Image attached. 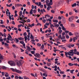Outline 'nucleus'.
Wrapping results in <instances>:
<instances>
[{
  "label": "nucleus",
  "mask_w": 79,
  "mask_h": 79,
  "mask_svg": "<svg viewBox=\"0 0 79 79\" xmlns=\"http://www.w3.org/2000/svg\"><path fill=\"white\" fill-rule=\"evenodd\" d=\"M66 40H62V42H66Z\"/></svg>",
  "instance_id": "0e129e2a"
},
{
  "label": "nucleus",
  "mask_w": 79,
  "mask_h": 79,
  "mask_svg": "<svg viewBox=\"0 0 79 79\" xmlns=\"http://www.w3.org/2000/svg\"><path fill=\"white\" fill-rule=\"evenodd\" d=\"M30 38L31 39H34V37H33V35H31Z\"/></svg>",
  "instance_id": "bb28decb"
},
{
  "label": "nucleus",
  "mask_w": 79,
  "mask_h": 79,
  "mask_svg": "<svg viewBox=\"0 0 79 79\" xmlns=\"http://www.w3.org/2000/svg\"><path fill=\"white\" fill-rule=\"evenodd\" d=\"M19 43L21 44H24V42L23 41H20L19 42Z\"/></svg>",
  "instance_id": "473e14b6"
},
{
  "label": "nucleus",
  "mask_w": 79,
  "mask_h": 79,
  "mask_svg": "<svg viewBox=\"0 0 79 79\" xmlns=\"http://www.w3.org/2000/svg\"><path fill=\"white\" fill-rule=\"evenodd\" d=\"M33 11V10L31 9V10L30 11L29 14L30 15H32L33 14V12H32V11Z\"/></svg>",
  "instance_id": "9b49d317"
},
{
  "label": "nucleus",
  "mask_w": 79,
  "mask_h": 79,
  "mask_svg": "<svg viewBox=\"0 0 79 79\" xmlns=\"http://www.w3.org/2000/svg\"><path fill=\"white\" fill-rule=\"evenodd\" d=\"M23 15V12H22V11H20V14H19V15H19V17H20H20H21V15Z\"/></svg>",
  "instance_id": "f8f14e48"
},
{
  "label": "nucleus",
  "mask_w": 79,
  "mask_h": 79,
  "mask_svg": "<svg viewBox=\"0 0 79 79\" xmlns=\"http://www.w3.org/2000/svg\"><path fill=\"white\" fill-rule=\"evenodd\" d=\"M6 10H7V11H6V15H8V11H9V9H7Z\"/></svg>",
  "instance_id": "a19ab883"
},
{
  "label": "nucleus",
  "mask_w": 79,
  "mask_h": 79,
  "mask_svg": "<svg viewBox=\"0 0 79 79\" xmlns=\"http://www.w3.org/2000/svg\"><path fill=\"white\" fill-rule=\"evenodd\" d=\"M71 27H75V25L74 24H72L71 25Z\"/></svg>",
  "instance_id": "a18cd8bd"
},
{
  "label": "nucleus",
  "mask_w": 79,
  "mask_h": 79,
  "mask_svg": "<svg viewBox=\"0 0 79 79\" xmlns=\"http://www.w3.org/2000/svg\"><path fill=\"white\" fill-rule=\"evenodd\" d=\"M36 58H40V55L39 53H36Z\"/></svg>",
  "instance_id": "0eeeda50"
},
{
  "label": "nucleus",
  "mask_w": 79,
  "mask_h": 79,
  "mask_svg": "<svg viewBox=\"0 0 79 79\" xmlns=\"http://www.w3.org/2000/svg\"><path fill=\"white\" fill-rule=\"evenodd\" d=\"M16 62L17 63V65L18 66H20V65H21V61H19L18 60H16Z\"/></svg>",
  "instance_id": "f03ea898"
},
{
  "label": "nucleus",
  "mask_w": 79,
  "mask_h": 79,
  "mask_svg": "<svg viewBox=\"0 0 79 79\" xmlns=\"http://www.w3.org/2000/svg\"><path fill=\"white\" fill-rule=\"evenodd\" d=\"M47 65H48V66H50L51 65V63H50L49 62H47Z\"/></svg>",
  "instance_id": "393cba45"
},
{
  "label": "nucleus",
  "mask_w": 79,
  "mask_h": 79,
  "mask_svg": "<svg viewBox=\"0 0 79 79\" xmlns=\"http://www.w3.org/2000/svg\"><path fill=\"white\" fill-rule=\"evenodd\" d=\"M76 5H77V4H76V3H74L72 5V7H74L75 6H76Z\"/></svg>",
  "instance_id": "dca6fc26"
},
{
  "label": "nucleus",
  "mask_w": 79,
  "mask_h": 79,
  "mask_svg": "<svg viewBox=\"0 0 79 79\" xmlns=\"http://www.w3.org/2000/svg\"><path fill=\"white\" fill-rule=\"evenodd\" d=\"M8 16L9 17L10 20H11V15H8Z\"/></svg>",
  "instance_id": "3c124183"
},
{
  "label": "nucleus",
  "mask_w": 79,
  "mask_h": 79,
  "mask_svg": "<svg viewBox=\"0 0 79 79\" xmlns=\"http://www.w3.org/2000/svg\"><path fill=\"white\" fill-rule=\"evenodd\" d=\"M48 6L49 7V8H52V6H50V5H49V4H48Z\"/></svg>",
  "instance_id": "58836bf2"
},
{
  "label": "nucleus",
  "mask_w": 79,
  "mask_h": 79,
  "mask_svg": "<svg viewBox=\"0 0 79 79\" xmlns=\"http://www.w3.org/2000/svg\"><path fill=\"white\" fill-rule=\"evenodd\" d=\"M15 40H16V43H18V42H19V40H18V39L17 38H15Z\"/></svg>",
  "instance_id": "c85d7f7f"
},
{
  "label": "nucleus",
  "mask_w": 79,
  "mask_h": 79,
  "mask_svg": "<svg viewBox=\"0 0 79 79\" xmlns=\"http://www.w3.org/2000/svg\"><path fill=\"white\" fill-rule=\"evenodd\" d=\"M12 24H13L14 25H15V22L14 21H12Z\"/></svg>",
  "instance_id": "bf43d9fd"
},
{
  "label": "nucleus",
  "mask_w": 79,
  "mask_h": 79,
  "mask_svg": "<svg viewBox=\"0 0 79 79\" xmlns=\"http://www.w3.org/2000/svg\"><path fill=\"white\" fill-rule=\"evenodd\" d=\"M26 11V9H24L23 12V15H25V11Z\"/></svg>",
  "instance_id": "b1692460"
},
{
  "label": "nucleus",
  "mask_w": 79,
  "mask_h": 79,
  "mask_svg": "<svg viewBox=\"0 0 79 79\" xmlns=\"http://www.w3.org/2000/svg\"><path fill=\"white\" fill-rule=\"evenodd\" d=\"M51 13H55V11H54L53 10H51Z\"/></svg>",
  "instance_id": "864d4df0"
},
{
  "label": "nucleus",
  "mask_w": 79,
  "mask_h": 79,
  "mask_svg": "<svg viewBox=\"0 0 79 79\" xmlns=\"http://www.w3.org/2000/svg\"><path fill=\"white\" fill-rule=\"evenodd\" d=\"M50 27H55V26H54L53 24H51L50 25Z\"/></svg>",
  "instance_id": "774afa93"
},
{
  "label": "nucleus",
  "mask_w": 79,
  "mask_h": 79,
  "mask_svg": "<svg viewBox=\"0 0 79 79\" xmlns=\"http://www.w3.org/2000/svg\"><path fill=\"white\" fill-rule=\"evenodd\" d=\"M20 20L22 21H23V22H25V21H26V20L25 19H23V18H22L21 17V16H20Z\"/></svg>",
  "instance_id": "1a4fd4ad"
},
{
  "label": "nucleus",
  "mask_w": 79,
  "mask_h": 79,
  "mask_svg": "<svg viewBox=\"0 0 79 79\" xmlns=\"http://www.w3.org/2000/svg\"><path fill=\"white\" fill-rule=\"evenodd\" d=\"M27 36L28 38L30 37V32H28V35H27Z\"/></svg>",
  "instance_id": "f704fd0d"
},
{
  "label": "nucleus",
  "mask_w": 79,
  "mask_h": 79,
  "mask_svg": "<svg viewBox=\"0 0 79 79\" xmlns=\"http://www.w3.org/2000/svg\"><path fill=\"white\" fill-rule=\"evenodd\" d=\"M10 69L11 70H12V71H15V69H13V68H10Z\"/></svg>",
  "instance_id": "4c0bfd02"
},
{
  "label": "nucleus",
  "mask_w": 79,
  "mask_h": 79,
  "mask_svg": "<svg viewBox=\"0 0 79 79\" xmlns=\"http://www.w3.org/2000/svg\"><path fill=\"white\" fill-rule=\"evenodd\" d=\"M0 21H1L0 22V24H3V20H1Z\"/></svg>",
  "instance_id": "49530a36"
},
{
  "label": "nucleus",
  "mask_w": 79,
  "mask_h": 79,
  "mask_svg": "<svg viewBox=\"0 0 79 79\" xmlns=\"http://www.w3.org/2000/svg\"><path fill=\"white\" fill-rule=\"evenodd\" d=\"M74 54H75V55H79V52H74Z\"/></svg>",
  "instance_id": "4468645a"
},
{
  "label": "nucleus",
  "mask_w": 79,
  "mask_h": 79,
  "mask_svg": "<svg viewBox=\"0 0 79 79\" xmlns=\"http://www.w3.org/2000/svg\"><path fill=\"white\" fill-rule=\"evenodd\" d=\"M58 38H59L60 39H61V35H60L59 36H58Z\"/></svg>",
  "instance_id": "09e8293b"
},
{
  "label": "nucleus",
  "mask_w": 79,
  "mask_h": 79,
  "mask_svg": "<svg viewBox=\"0 0 79 79\" xmlns=\"http://www.w3.org/2000/svg\"><path fill=\"white\" fill-rule=\"evenodd\" d=\"M15 71L16 72V73H19V74H21L22 73V72L16 69H15Z\"/></svg>",
  "instance_id": "20e7f679"
},
{
  "label": "nucleus",
  "mask_w": 79,
  "mask_h": 79,
  "mask_svg": "<svg viewBox=\"0 0 79 79\" xmlns=\"http://www.w3.org/2000/svg\"><path fill=\"white\" fill-rule=\"evenodd\" d=\"M31 52L32 53V54H35V51H31Z\"/></svg>",
  "instance_id": "cd10ccee"
},
{
  "label": "nucleus",
  "mask_w": 79,
  "mask_h": 79,
  "mask_svg": "<svg viewBox=\"0 0 79 79\" xmlns=\"http://www.w3.org/2000/svg\"><path fill=\"white\" fill-rule=\"evenodd\" d=\"M64 72L60 71V74H64Z\"/></svg>",
  "instance_id": "e433bc0d"
},
{
  "label": "nucleus",
  "mask_w": 79,
  "mask_h": 79,
  "mask_svg": "<svg viewBox=\"0 0 79 79\" xmlns=\"http://www.w3.org/2000/svg\"><path fill=\"white\" fill-rule=\"evenodd\" d=\"M76 40H77V38L76 37H73V42H76Z\"/></svg>",
  "instance_id": "9d476101"
},
{
  "label": "nucleus",
  "mask_w": 79,
  "mask_h": 79,
  "mask_svg": "<svg viewBox=\"0 0 79 79\" xmlns=\"http://www.w3.org/2000/svg\"><path fill=\"white\" fill-rule=\"evenodd\" d=\"M47 16L48 18H49V17H50V16H49L48 15H46L45 16V17H44L45 18H47Z\"/></svg>",
  "instance_id": "5701e85b"
},
{
  "label": "nucleus",
  "mask_w": 79,
  "mask_h": 79,
  "mask_svg": "<svg viewBox=\"0 0 79 79\" xmlns=\"http://www.w3.org/2000/svg\"><path fill=\"white\" fill-rule=\"evenodd\" d=\"M27 23H30V22H31V20H30V19H27Z\"/></svg>",
  "instance_id": "13d9d810"
},
{
  "label": "nucleus",
  "mask_w": 79,
  "mask_h": 79,
  "mask_svg": "<svg viewBox=\"0 0 79 79\" xmlns=\"http://www.w3.org/2000/svg\"><path fill=\"white\" fill-rule=\"evenodd\" d=\"M73 71H74V70L73 69V70H70V73H73Z\"/></svg>",
  "instance_id": "a878e982"
},
{
  "label": "nucleus",
  "mask_w": 79,
  "mask_h": 79,
  "mask_svg": "<svg viewBox=\"0 0 79 79\" xmlns=\"http://www.w3.org/2000/svg\"><path fill=\"white\" fill-rule=\"evenodd\" d=\"M48 32L49 33H50L51 32V31H52V30H48Z\"/></svg>",
  "instance_id": "5fc2aeb1"
},
{
  "label": "nucleus",
  "mask_w": 79,
  "mask_h": 79,
  "mask_svg": "<svg viewBox=\"0 0 79 79\" xmlns=\"http://www.w3.org/2000/svg\"><path fill=\"white\" fill-rule=\"evenodd\" d=\"M12 47H13L14 48H16V45H15V44H13L12 45Z\"/></svg>",
  "instance_id": "680f3d73"
},
{
  "label": "nucleus",
  "mask_w": 79,
  "mask_h": 79,
  "mask_svg": "<svg viewBox=\"0 0 79 79\" xmlns=\"http://www.w3.org/2000/svg\"><path fill=\"white\" fill-rule=\"evenodd\" d=\"M18 39L19 40H22V41H24V38H23L21 37H20L18 38Z\"/></svg>",
  "instance_id": "39448f33"
},
{
  "label": "nucleus",
  "mask_w": 79,
  "mask_h": 79,
  "mask_svg": "<svg viewBox=\"0 0 79 79\" xmlns=\"http://www.w3.org/2000/svg\"><path fill=\"white\" fill-rule=\"evenodd\" d=\"M69 35L70 36L71 35H73V34H72V33L71 32H69Z\"/></svg>",
  "instance_id": "72a5a7b5"
},
{
  "label": "nucleus",
  "mask_w": 79,
  "mask_h": 79,
  "mask_svg": "<svg viewBox=\"0 0 79 79\" xmlns=\"http://www.w3.org/2000/svg\"><path fill=\"white\" fill-rule=\"evenodd\" d=\"M71 44H67L66 45L67 47H68L69 48H71Z\"/></svg>",
  "instance_id": "6e6552de"
},
{
  "label": "nucleus",
  "mask_w": 79,
  "mask_h": 79,
  "mask_svg": "<svg viewBox=\"0 0 79 79\" xmlns=\"http://www.w3.org/2000/svg\"><path fill=\"white\" fill-rule=\"evenodd\" d=\"M60 12L61 14H63V13H64V12L63 11H60Z\"/></svg>",
  "instance_id": "69168bd1"
},
{
  "label": "nucleus",
  "mask_w": 79,
  "mask_h": 79,
  "mask_svg": "<svg viewBox=\"0 0 79 79\" xmlns=\"http://www.w3.org/2000/svg\"><path fill=\"white\" fill-rule=\"evenodd\" d=\"M62 22V23H63V24H64V23H66V20L65 19V18H64V17L63 18Z\"/></svg>",
  "instance_id": "423d86ee"
},
{
  "label": "nucleus",
  "mask_w": 79,
  "mask_h": 79,
  "mask_svg": "<svg viewBox=\"0 0 79 79\" xmlns=\"http://www.w3.org/2000/svg\"><path fill=\"white\" fill-rule=\"evenodd\" d=\"M8 63L11 66H16L15 63L13 61H10L8 62Z\"/></svg>",
  "instance_id": "f257e3e1"
},
{
  "label": "nucleus",
  "mask_w": 79,
  "mask_h": 79,
  "mask_svg": "<svg viewBox=\"0 0 79 79\" xmlns=\"http://www.w3.org/2000/svg\"><path fill=\"white\" fill-rule=\"evenodd\" d=\"M62 38H61V40H63V39H65V36L64 35L62 36Z\"/></svg>",
  "instance_id": "4be33fe9"
},
{
  "label": "nucleus",
  "mask_w": 79,
  "mask_h": 79,
  "mask_svg": "<svg viewBox=\"0 0 79 79\" xmlns=\"http://www.w3.org/2000/svg\"><path fill=\"white\" fill-rule=\"evenodd\" d=\"M6 79H11V77H8L6 78Z\"/></svg>",
  "instance_id": "338daca9"
},
{
  "label": "nucleus",
  "mask_w": 79,
  "mask_h": 79,
  "mask_svg": "<svg viewBox=\"0 0 79 79\" xmlns=\"http://www.w3.org/2000/svg\"><path fill=\"white\" fill-rule=\"evenodd\" d=\"M42 49H43L44 48V45H42L41 47Z\"/></svg>",
  "instance_id": "052dcab7"
},
{
  "label": "nucleus",
  "mask_w": 79,
  "mask_h": 79,
  "mask_svg": "<svg viewBox=\"0 0 79 79\" xmlns=\"http://www.w3.org/2000/svg\"><path fill=\"white\" fill-rule=\"evenodd\" d=\"M0 60H3V59H4L3 58V56H2L1 55V54H0Z\"/></svg>",
  "instance_id": "ddd939ff"
},
{
  "label": "nucleus",
  "mask_w": 79,
  "mask_h": 79,
  "mask_svg": "<svg viewBox=\"0 0 79 79\" xmlns=\"http://www.w3.org/2000/svg\"><path fill=\"white\" fill-rule=\"evenodd\" d=\"M68 52L67 53L66 52H65V55L66 56V58L68 57Z\"/></svg>",
  "instance_id": "412c9836"
},
{
  "label": "nucleus",
  "mask_w": 79,
  "mask_h": 79,
  "mask_svg": "<svg viewBox=\"0 0 79 79\" xmlns=\"http://www.w3.org/2000/svg\"><path fill=\"white\" fill-rule=\"evenodd\" d=\"M16 5L17 6H22L21 4H16Z\"/></svg>",
  "instance_id": "c9c22d12"
},
{
  "label": "nucleus",
  "mask_w": 79,
  "mask_h": 79,
  "mask_svg": "<svg viewBox=\"0 0 79 79\" xmlns=\"http://www.w3.org/2000/svg\"><path fill=\"white\" fill-rule=\"evenodd\" d=\"M37 26H42V24L40 23H38L37 24Z\"/></svg>",
  "instance_id": "c756f323"
},
{
  "label": "nucleus",
  "mask_w": 79,
  "mask_h": 79,
  "mask_svg": "<svg viewBox=\"0 0 79 79\" xmlns=\"http://www.w3.org/2000/svg\"><path fill=\"white\" fill-rule=\"evenodd\" d=\"M27 35V33H26V32H25L23 33L24 36H25V35Z\"/></svg>",
  "instance_id": "603ef678"
},
{
  "label": "nucleus",
  "mask_w": 79,
  "mask_h": 79,
  "mask_svg": "<svg viewBox=\"0 0 79 79\" xmlns=\"http://www.w3.org/2000/svg\"><path fill=\"white\" fill-rule=\"evenodd\" d=\"M23 77L24 79H29L28 77L26 76H24Z\"/></svg>",
  "instance_id": "7c9ffc66"
},
{
  "label": "nucleus",
  "mask_w": 79,
  "mask_h": 79,
  "mask_svg": "<svg viewBox=\"0 0 79 79\" xmlns=\"http://www.w3.org/2000/svg\"><path fill=\"white\" fill-rule=\"evenodd\" d=\"M8 38H9L10 39H12V37H11V35L8 36Z\"/></svg>",
  "instance_id": "6e6d98bb"
},
{
  "label": "nucleus",
  "mask_w": 79,
  "mask_h": 79,
  "mask_svg": "<svg viewBox=\"0 0 79 79\" xmlns=\"http://www.w3.org/2000/svg\"><path fill=\"white\" fill-rule=\"evenodd\" d=\"M33 13H36V10H33Z\"/></svg>",
  "instance_id": "4d7b16f0"
},
{
  "label": "nucleus",
  "mask_w": 79,
  "mask_h": 79,
  "mask_svg": "<svg viewBox=\"0 0 79 79\" xmlns=\"http://www.w3.org/2000/svg\"><path fill=\"white\" fill-rule=\"evenodd\" d=\"M20 50H21V52H24V50L22 48H21Z\"/></svg>",
  "instance_id": "e2e57ef3"
},
{
  "label": "nucleus",
  "mask_w": 79,
  "mask_h": 79,
  "mask_svg": "<svg viewBox=\"0 0 79 79\" xmlns=\"http://www.w3.org/2000/svg\"><path fill=\"white\" fill-rule=\"evenodd\" d=\"M1 68L3 69H6V67L4 66L2 67Z\"/></svg>",
  "instance_id": "aec40b11"
},
{
  "label": "nucleus",
  "mask_w": 79,
  "mask_h": 79,
  "mask_svg": "<svg viewBox=\"0 0 79 79\" xmlns=\"http://www.w3.org/2000/svg\"><path fill=\"white\" fill-rule=\"evenodd\" d=\"M73 54V53H72V54H70L69 52H68V55L69 56H73V55H74V54Z\"/></svg>",
  "instance_id": "f3484780"
},
{
  "label": "nucleus",
  "mask_w": 79,
  "mask_h": 79,
  "mask_svg": "<svg viewBox=\"0 0 79 79\" xmlns=\"http://www.w3.org/2000/svg\"><path fill=\"white\" fill-rule=\"evenodd\" d=\"M69 66H72L74 65V64H72L71 63H69Z\"/></svg>",
  "instance_id": "a211bd4d"
},
{
  "label": "nucleus",
  "mask_w": 79,
  "mask_h": 79,
  "mask_svg": "<svg viewBox=\"0 0 79 79\" xmlns=\"http://www.w3.org/2000/svg\"><path fill=\"white\" fill-rule=\"evenodd\" d=\"M24 39H25V41H27V36H26L24 37Z\"/></svg>",
  "instance_id": "79ce46f5"
},
{
  "label": "nucleus",
  "mask_w": 79,
  "mask_h": 79,
  "mask_svg": "<svg viewBox=\"0 0 79 79\" xmlns=\"http://www.w3.org/2000/svg\"><path fill=\"white\" fill-rule=\"evenodd\" d=\"M53 22H54V23H58V21L57 20H54L53 19Z\"/></svg>",
  "instance_id": "2eb2a0df"
},
{
  "label": "nucleus",
  "mask_w": 79,
  "mask_h": 79,
  "mask_svg": "<svg viewBox=\"0 0 79 79\" xmlns=\"http://www.w3.org/2000/svg\"><path fill=\"white\" fill-rule=\"evenodd\" d=\"M37 45L38 47H40V46H41V44H39V43H38L37 44Z\"/></svg>",
  "instance_id": "37998d69"
},
{
  "label": "nucleus",
  "mask_w": 79,
  "mask_h": 79,
  "mask_svg": "<svg viewBox=\"0 0 79 79\" xmlns=\"http://www.w3.org/2000/svg\"><path fill=\"white\" fill-rule=\"evenodd\" d=\"M5 76V77H9V75H8V74H5V75H4Z\"/></svg>",
  "instance_id": "c03bdc74"
},
{
  "label": "nucleus",
  "mask_w": 79,
  "mask_h": 79,
  "mask_svg": "<svg viewBox=\"0 0 79 79\" xmlns=\"http://www.w3.org/2000/svg\"><path fill=\"white\" fill-rule=\"evenodd\" d=\"M74 16H72L70 17H69V22H71L72 21H73V19H74Z\"/></svg>",
  "instance_id": "7ed1b4c3"
},
{
  "label": "nucleus",
  "mask_w": 79,
  "mask_h": 79,
  "mask_svg": "<svg viewBox=\"0 0 79 79\" xmlns=\"http://www.w3.org/2000/svg\"><path fill=\"white\" fill-rule=\"evenodd\" d=\"M72 41H73V38H70L69 40L70 42H72Z\"/></svg>",
  "instance_id": "ea45409f"
},
{
  "label": "nucleus",
  "mask_w": 79,
  "mask_h": 79,
  "mask_svg": "<svg viewBox=\"0 0 79 79\" xmlns=\"http://www.w3.org/2000/svg\"><path fill=\"white\" fill-rule=\"evenodd\" d=\"M39 4H38V6H40L41 5V4H42V3H41V2H39Z\"/></svg>",
  "instance_id": "de8ad7c7"
},
{
  "label": "nucleus",
  "mask_w": 79,
  "mask_h": 79,
  "mask_svg": "<svg viewBox=\"0 0 79 79\" xmlns=\"http://www.w3.org/2000/svg\"><path fill=\"white\" fill-rule=\"evenodd\" d=\"M61 48L62 49H64V50H66V48H64V47H62Z\"/></svg>",
  "instance_id": "8fccbe9b"
},
{
  "label": "nucleus",
  "mask_w": 79,
  "mask_h": 79,
  "mask_svg": "<svg viewBox=\"0 0 79 79\" xmlns=\"http://www.w3.org/2000/svg\"><path fill=\"white\" fill-rule=\"evenodd\" d=\"M62 28L63 31H66V28H64V26H62Z\"/></svg>",
  "instance_id": "6ab92c4d"
},
{
  "label": "nucleus",
  "mask_w": 79,
  "mask_h": 79,
  "mask_svg": "<svg viewBox=\"0 0 79 79\" xmlns=\"http://www.w3.org/2000/svg\"><path fill=\"white\" fill-rule=\"evenodd\" d=\"M27 50H28V51H31V48H30V47H28V48H27Z\"/></svg>",
  "instance_id": "2f4dec72"
}]
</instances>
